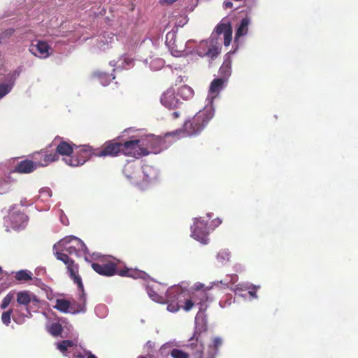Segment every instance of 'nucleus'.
I'll list each match as a JSON object with an SVG mask.
<instances>
[{"instance_id":"a211bd4d","label":"nucleus","mask_w":358,"mask_h":358,"mask_svg":"<svg viewBox=\"0 0 358 358\" xmlns=\"http://www.w3.org/2000/svg\"><path fill=\"white\" fill-rule=\"evenodd\" d=\"M29 52L40 59H46L51 55V48L48 43L44 41H32L29 48Z\"/></svg>"},{"instance_id":"c85d7f7f","label":"nucleus","mask_w":358,"mask_h":358,"mask_svg":"<svg viewBox=\"0 0 358 358\" xmlns=\"http://www.w3.org/2000/svg\"><path fill=\"white\" fill-rule=\"evenodd\" d=\"M250 23V20L248 17H245L241 20L235 34V43H238L239 38L248 34Z\"/></svg>"},{"instance_id":"7ed1b4c3","label":"nucleus","mask_w":358,"mask_h":358,"mask_svg":"<svg viewBox=\"0 0 358 358\" xmlns=\"http://www.w3.org/2000/svg\"><path fill=\"white\" fill-rule=\"evenodd\" d=\"M53 250H61L69 255H76L77 257L85 255V260L90 262L87 254L88 250L85 244L78 238L73 236H66L53 245Z\"/></svg>"},{"instance_id":"8fccbe9b","label":"nucleus","mask_w":358,"mask_h":358,"mask_svg":"<svg viewBox=\"0 0 358 358\" xmlns=\"http://www.w3.org/2000/svg\"><path fill=\"white\" fill-rule=\"evenodd\" d=\"M60 220L62 224L66 225L68 224L67 217L64 215L63 212L61 211Z\"/></svg>"},{"instance_id":"e433bc0d","label":"nucleus","mask_w":358,"mask_h":358,"mask_svg":"<svg viewBox=\"0 0 358 358\" xmlns=\"http://www.w3.org/2000/svg\"><path fill=\"white\" fill-rule=\"evenodd\" d=\"M229 259L230 253L228 250H221L217 255V260L222 264L227 263L229 261Z\"/></svg>"},{"instance_id":"6e6d98bb","label":"nucleus","mask_w":358,"mask_h":358,"mask_svg":"<svg viewBox=\"0 0 358 358\" xmlns=\"http://www.w3.org/2000/svg\"><path fill=\"white\" fill-rule=\"evenodd\" d=\"M171 115L173 119H176L180 116V113L177 111H175L172 113Z\"/></svg>"},{"instance_id":"1a4fd4ad","label":"nucleus","mask_w":358,"mask_h":358,"mask_svg":"<svg viewBox=\"0 0 358 358\" xmlns=\"http://www.w3.org/2000/svg\"><path fill=\"white\" fill-rule=\"evenodd\" d=\"M193 221L191 226V236L201 244H207L210 230L207 227L206 221L202 217H195Z\"/></svg>"},{"instance_id":"cd10ccee","label":"nucleus","mask_w":358,"mask_h":358,"mask_svg":"<svg viewBox=\"0 0 358 358\" xmlns=\"http://www.w3.org/2000/svg\"><path fill=\"white\" fill-rule=\"evenodd\" d=\"M38 166L36 162L23 160L20 162L15 168V171L20 173H29L34 171Z\"/></svg>"},{"instance_id":"c9c22d12","label":"nucleus","mask_w":358,"mask_h":358,"mask_svg":"<svg viewBox=\"0 0 358 358\" xmlns=\"http://www.w3.org/2000/svg\"><path fill=\"white\" fill-rule=\"evenodd\" d=\"M38 200L42 202H47L52 196V191L49 187H43L39 189Z\"/></svg>"},{"instance_id":"4c0bfd02","label":"nucleus","mask_w":358,"mask_h":358,"mask_svg":"<svg viewBox=\"0 0 358 358\" xmlns=\"http://www.w3.org/2000/svg\"><path fill=\"white\" fill-rule=\"evenodd\" d=\"M238 277L237 275L234 274L230 276H227L224 280L213 282V285H217L218 284L223 285L227 287L229 283L234 284L238 281Z\"/></svg>"},{"instance_id":"49530a36","label":"nucleus","mask_w":358,"mask_h":358,"mask_svg":"<svg viewBox=\"0 0 358 358\" xmlns=\"http://www.w3.org/2000/svg\"><path fill=\"white\" fill-rule=\"evenodd\" d=\"M13 299V294L8 293L2 300L1 308L2 309L6 308L9 304L10 303L11 301Z\"/></svg>"},{"instance_id":"ea45409f","label":"nucleus","mask_w":358,"mask_h":358,"mask_svg":"<svg viewBox=\"0 0 358 358\" xmlns=\"http://www.w3.org/2000/svg\"><path fill=\"white\" fill-rule=\"evenodd\" d=\"M184 45L185 48V55H187L189 54L195 53L198 43L194 40H188L186 42L184 41Z\"/></svg>"},{"instance_id":"e2e57ef3","label":"nucleus","mask_w":358,"mask_h":358,"mask_svg":"<svg viewBox=\"0 0 358 358\" xmlns=\"http://www.w3.org/2000/svg\"><path fill=\"white\" fill-rule=\"evenodd\" d=\"M138 358H145V357H138Z\"/></svg>"},{"instance_id":"6e6552de","label":"nucleus","mask_w":358,"mask_h":358,"mask_svg":"<svg viewBox=\"0 0 358 358\" xmlns=\"http://www.w3.org/2000/svg\"><path fill=\"white\" fill-rule=\"evenodd\" d=\"M220 52V44L217 39L213 36L208 40L201 41L198 43L195 50V53L199 56H208L211 59L216 57Z\"/></svg>"},{"instance_id":"c756f323","label":"nucleus","mask_w":358,"mask_h":358,"mask_svg":"<svg viewBox=\"0 0 358 358\" xmlns=\"http://www.w3.org/2000/svg\"><path fill=\"white\" fill-rule=\"evenodd\" d=\"M118 274L121 276H127L134 279H146V278L148 276V274L143 271L132 268H127L120 271Z\"/></svg>"},{"instance_id":"a18cd8bd","label":"nucleus","mask_w":358,"mask_h":358,"mask_svg":"<svg viewBox=\"0 0 358 358\" xmlns=\"http://www.w3.org/2000/svg\"><path fill=\"white\" fill-rule=\"evenodd\" d=\"M173 358H189V355L179 349H173L171 352Z\"/></svg>"},{"instance_id":"f03ea898","label":"nucleus","mask_w":358,"mask_h":358,"mask_svg":"<svg viewBox=\"0 0 358 358\" xmlns=\"http://www.w3.org/2000/svg\"><path fill=\"white\" fill-rule=\"evenodd\" d=\"M212 108L204 107L199 110L191 120L185 122L182 129L176 130L167 134L169 136H178L179 137L192 136L199 134L209 121L214 117Z\"/></svg>"},{"instance_id":"9d476101","label":"nucleus","mask_w":358,"mask_h":358,"mask_svg":"<svg viewBox=\"0 0 358 358\" xmlns=\"http://www.w3.org/2000/svg\"><path fill=\"white\" fill-rule=\"evenodd\" d=\"M92 156V148L84 145L80 147L76 154L63 157V161L70 166H79L83 165Z\"/></svg>"},{"instance_id":"680f3d73","label":"nucleus","mask_w":358,"mask_h":358,"mask_svg":"<svg viewBox=\"0 0 358 358\" xmlns=\"http://www.w3.org/2000/svg\"><path fill=\"white\" fill-rule=\"evenodd\" d=\"M2 272V268L0 266V273Z\"/></svg>"},{"instance_id":"6ab92c4d","label":"nucleus","mask_w":358,"mask_h":358,"mask_svg":"<svg viewBox=\"0 0 358 358\" xmlns=\"http://www.w3.org/2000/svg\"><path fill=\"white\" fill-rule=\"evenodd\" d=\"M141 183L138 187L143 189L145 186L159 178L158 169L151 165L145 164L141 166Z\"/></svg>"},{"instance_id":"79ce46f5","label":"nucleus","mask_w":358,"mask_h":358,"mask_svg":"<svg viewBox=\"0 0 358 358\" xmlns=\"http://www.w3.org/2000/svg\"><path fill=\"white\" fill-rule=\"evenodd\" d=\"M96 315L101 318H104L108 315V309L105 305L100 304L95 307L94 309Z\"/></svg>"},{"instance_id":"0eeeda50","label":"nucleus","mask_w":358,"mask_h":358,"mask_svg":"<svg viewBox=\"0 0 358 358\" xmlns=\"http://www.w3.org/2000/svg\"><path fill=\"white\" fill-rule=\"evenodd\" d=\"M17 208V205L10 206L8 215L4 217V225L7 231L10 228L20 230L24 229L27 225L28 220L27 215Z\"/></svg>"},{"instance_id":"4468645a","label":"nucleus","mask_w":358,"mask_h":358,"mask_svg":"<svg viewBox=\"0 0 358 358\" xmlns=\"http://www.w3.org/2000/svg\"><path fill=\"white\" fill-rule=\"evenodd\" d=\"M92 257L93 259L99 260V262H92L91 264L92 268L97 273L105 276H112L115 274L116 266L113 263L106 262L99 253H93Z\"/></svg>"},{"instance_id":"412c9836","label":"nucleus","mask_w":358,"mask_h":358,"mask_svg":"<svg viewBox=\"0 0 358 358\" xmlns=\"http://www.w3.org/2000/svg\"><path fill=\"white\" fill-rule=\"evenodd\" d=\"M33 158L36 162L38 166H46L51 162L57 161L59 157L57 153L41 150L40 152H35L33 155Z\"/></svg>"},{"instance_id":"393cba45","label":"nucleus","mask_w":358,"mask_h":358,"mask_svg":"<svg viewBox=\"0 0 358 358\" xmlns=\"http://www.w3.org/2000/svg\"><path fill=\"white\" fill-rule=\"evenodd\" d=\"M115 39L116 38L113 33L105 32L102 36H99L96 46L101 50H106L111 47Z\"/></svg>"},{"instance_id":"f3484780","label":"nucleus","mask_w":358,"mask_h":358,"mask_svg":"<svg viewBox=\"0 0 358 358\" xmlns=\"http://www.w3.org/2000/svg\"><path fill=\"white\" fill-rule=\"evenodd\" d=\"M123 173L131 183L137 186L141 185V166L137 162H127L124 167Z\"/></svg>"},{"instance_id":"aec40b11","label":"nucleus","mask_w":358,"mask_h":358,"mask_svg":"<svg viewBox=\"0 0 358 358\" xmlns=\"http://www.w3.org/2000/svg\"><path fill=\"white\" fill-rule=\"evenodd\" d=\"M122 152V143L110 142L106 145L102 150H93L92 156L106 157L116 156L118 153Z\"/></svg>"},{"instance_id":"37998d69","label":"nucleus","mask_w":358,"mask_h":358,"mask_svg":"<svg viewBox=\"0 0 358 358\" xmlns=\"http://www.w3.org/2000/svg\"><path fill=\"white\" fill-rule=\"evenodd\" d=\"M13 314V316L14 315V309L13 310H8L7 311H5L2 313L1 315V321L2 322L8 326L10 323L11 320V315Z\"/></svg>"},{"instance_id":"09e8293b","label":"nucleus","mask_w":358,"mask_h":358,"mask_svg":"<svg viewBox=\"0 0 358 358\" xmlns=\"http://www.w3.org/2000/svg\"><path fill=\"white\" fill-rule=\"evenodd\" d=\"M222 223V220L220 218H216L213 220L211 222V225L213 226L212 230H213L215 227H218Z\"/></svg>"},{"instance_id":"5701e85b","label":"nucleus","mask_w":358,"mask_h":358,"mask_svg":"<svg viewBox=\"0 0 358 358\" xmlns=\"http://www.w3.org/2000/svg\"><path fill=\"white\" fill-rule=\"evenodd\" d=\"M134 59L131 57L124 55L119 57L117 60L110 61L109 64L115 67V70H123L131 68L134 66Z\"/></svg>"},{"instance_id":"f8f14e48","label":"nucleus","mask_w":358,"mask_h":358,"mask_svg":"<svg viewBox=\"0 0 358 358\" xmlns=\"http://www.w3.org/2000/svg\"><path fill=\"white\" fill-rule=\"evenodd\" d=\"M143 147L145 148V155L149 154H157L166 147L164 145V141L159 136L152 134L141 136Z\"/></svg>"},{"instance_id":"bf43d9fd","label":"nucleus","mask_w":358,"mask_h":358,"mask_svg":"<svg viewBox=\"0 0 358 358\" xmlns=\"http://www.w3.org/2000/svg\"><path fill=\"white\" fill-rule=\"evenodd\" d=\"M207 216H208L209 218H210V217H211V216H212V214H211V213H208V214H207Z\"/></svg>"},{"instance_id":"72a5a7b5","label":"nucleus","mask_w":358,"mask_h":358,"mask_svg":"<svg viewBox=\"0 0 358 358\" xmlns=\"http://www.w3.org/2000/svg\"><path fill=\"white\" fill-rule=\"evenodd\" d=\"M178 95L184 100H188L193 97L194 90L187 85H183L178 89Z\"/></svg>"},{"instance_id":"13d9d810","label":"nucleus","mask_w":358,"mask_h":358,"mask_svg":"<svg viewBox=\"0 0 358 358\" xmlns=\"http://www.w3.org/2000/svg\"><path fill=\"white\" fill-rule=\"evenodd\" d=\"M47 298L50 300L52 299V296H50L48 294H47Z\"/></svg>"},{"instance_id":"dca6fc26","label":"nucleus","mask_w":358,"mask_h":358,"mask_svg":"<svg viewBox=\"0 0 358 358\" xmlns=\"http://www.w3.org/2000/svg\"><path fill=\"white\" fill-rule=\"evenodd\" d=\"M226 79L215 78L214 79L209 87L208 96L206 99V104L204 107H210L213 109V113H215V107L213 101L215 99L218 98L221 91L224 89V85L226 83Z\"/></svg>"},{"instance_id":"de8ad7c7","label":"nucleus","mask_w":358,"mask_h":358,"mask_svg":"<svg viewBox=\"0 0 358 358\" xmlns=\"http://www.w3.org/2000/svg\"><path fill=\"white\" fill-rule=\"evenodd\" d=\"M232 37V30L228 31L227 34L224 35V44L225 46L229 45Z\"/></svg>"},{"instance_id":"c03bdc74","label":"nucleus","mask_w":358,"mask_h":358,"mask_svg":"<svg viewBox=\"0 0 358 358\" xmlns=\"http://www.w3.org/2000/svg\"><path fill=\"white\" fill-rule=\"evenodd\" d=\"M228 31H231V27L230 24H224V23L220 24L217 25L216 27V33L218 35H220V34L224 35L225 34L227 33Z\"/></svg>"},{"instance_id":"39448f33","label":"nucleus","mask_w":358,"mask_h":358,"mask_svg":"<svg viewBox=\"0 0 358 358\" xmlns=\"http://www.w3.org/2000/svg\"><path fill=\"white\" fill-rule=\"evenodd\" d=\"M56 348L63 355L69 356L71 355L73 357L77 358H97L95 355H92L90 351L83 350L80 345L78 344V340L73 341L64 340L62 342L55 343Z\"/></svg>"},{"instance_id":"473e14b6","label":"nucleus","mask_w":358,"mask_h":358,"mask_svg":"<svg viewBox=\"0 0 358 358\" xmlns=\"http://www.w3.org/2000/svg\"><path fill=\"white\" fill-rule=\"evenodd\" d=\"M144 63L145 64H148L150 65V68L152 71H159L161 69H162V67L164 66V62L162 59L161 58H150V59H146L144 60Z\"/></svg>"},{"instance_id":"20e7f679","label":"nucleus","mask_w":358,"mask_h":358,"mask_svg":"<svg viewBox=\"0 0 358 358\" xmlns=\"http://www.w3.org/2000/svg\"><path fill=\"white\" fill-rule=\"evenodd\" d=\"M78 301L71 303L66 299H57L56 303L53 306L55 309L64 313L77 314L80 313H85L86 311V297L84 292V287L83 289L78 288Z\"/></svg>"},{"instance_id":"2f4dec72","label":"nucleus","mask_w":358,"mask_h":358,"mask_svg":"<svg viewBox=\"0 0 358 358\" xmlns=\"http://www.w3.org/2000/svg\"><path fill=\"white\" fill-rule=\"evenodd\" d=\"M5 170L2 165H0V194H5L10 189L11 181L9 178H4Z\"/></svg>"},{"instance_id":"b1692460","label":"nucleus","mask_w":358,"mask_h":358,"mask_svg":"<svg viewBox=\"0 0 358 358\" xmlns=\"http://www.w3.org/2000/svg\"><path fill=\"white\" fill-rule=\"evenodd\" d=\"M161 103L166 108H175L178 106L180 101L176 98L174 90L173 89H169L162 94Z\"/></svg>"},{"instance_id":"bb28decb","label":"nucleus","mask_w":358,"mask_h":358,"mask_svg":"<svg viewBox=\"0 0 358 358\" xmlns=\"http://www.w3.org/2000/svg\"><path fill=\"white\" fill-rule=\"evenodd\" d=\"M19 73L15 71L6 82L0 83V99L7 95L13 89L16 78Z\"/></svg>"},{"instance_id":"a19ab883","label":"nucleus","mask_w":358,"mask_h":358,"mask_svg":"<svg viewBox=\"0 0 358 358\" xmlns=\"http://www.w3.org/2000/svg\"><path fill=\"white\" fill-rule=\"evenodd\" d=\"M48 330L50 334L57 336L62 333V327L58 322H54L48 327Z\"/></svg>"},{"instance_id":"4be33fe9","label":"nucleus","mask_w":358,"mask_h":358,"mask_svg":"<svg viewBox=\"0 0 358 358\" xmlns=\"http://www.w3.org/2000/svg\"><path fill=\"white\" fill-rule=\"evenodd\" d=\"M259 288V286L254 285L250 282H242L236 285L234 287L231 288L236 294H238L243 297H246L245 295L241 294L240 292L244 290H248V295L250 297V299H255L257 298V290Z\"/></svg>"},{"instance_id":"2eb2a0df","label":"nucleus","mask_w":358,"mask_h":358,"mask_svg":"<svg viewBox=\"0 0 358 358\" xmlns=\"http://www.w3.org/2000/svg\"><path fill=\"white\" fill-rule=\"evenodd\" d=\"M145 148L141 143V138H132L130 140L122 143V153L124 155H130L139 157L145 155Z\"/></svg>"},{"instance_id":"423d86ee","label":"nucleus","mask_w":358,"mask_h":358,"mask_svg":"<svg viewBox=\"0 0 358 358\" xmlns=\"http://www.w3.org/2000/svg\"><path fill=\"white\" fill-rule=\"evenodd\" d=\"M17 302L24 307L14 309L13 320L17 324H22L25 322L26 318L31 317V311L28 307L31 303L30 292L28 291L17 292Z\"/></svg>"},{"instance_id":"5fc2aeb1","label":"nucleus","mask_w":358,"mask_h":358,"mask_svg":"<svg viewBox=\"0 0 358 358\" xmlns=\"http://www.w3.org/2000/svg\"><path fill=\"white\" fill-rule=\"evenodd\" d=\"M224 4L226 8H230L233 6L231 1H225Z\"/></svg>"},{"instance_id":"7c9ffc66","label":"nucleus","mask_w":358,"mask_h":358,"mask_svg":"<svg viewBox=\"0 0 358 358\" xmlns=\"http://www.w3.org/2000/svg\"><path fill=\"white\" fill-rule=\"evenodd\" d=\"M74 145H71L66 141H61L57 145L55 153L62 155L64 157H67L73 153V146Z\"/></svg>"},{"instance_id":"a878e982","label":"nucleus","mask_w":358,"mask_h":358,"mask_svg":"<svg viewBox=\"0 0 358 358\" xmlns=\"http://www.w3.org/2000/svg\"><path fill=\"white\" fill-rule=\"evenodd\" d=\"M236 52V50L233 52H229L224 56V59L222 65L220 68L219 73L221 76L220 78L226 79L227 81L231 73V55Z\"/></svg>"},{"instance_id":"f704fd0d","label":"nucleus","mask_w":358,"mask_h":358,"mask_svg":"<svg viewBox=\"0 0 358 358\" xmlns=\"http://www.w3.org/2000/svg\"><path fill=\"white\" fill-rule=\"evenodd\" d=\"M94 75L99 79L101 84L103 86H107L112 80L115 79V76L113 75H109L104 72H96Z\"/></svg>"},{"instance_id":"3c124183","label":"nucleus","mask_w":358,"mask_h":358,"mask_svg":"<svg viewBox=\"0 0 358 358\" xmlns=\"http://www.w3.org/2000/svg\"><path fill=\"white\" fill-rule=\"evenodd\" d=\"M30 298H31V303H39V300L32 293L30 292Z\"/></svg>"},{"instance_id":"864d4df0","label":"nucleus","mask_w":358,"mask_h":358,"mask_svg":"<svg viewBox=\"0 0 358 358\" xmlns=\"http://www.w3.org/2000/svg\"><path fill=\"white\" fill-rule=\"evenodd\" d=\"M162 3L171 4L176 1L177 0H160Z\"/></svg>"},{"instance_id":"f257e3e1","label":"nucleus","mask_w":358,"mask_h":358,"mask_svg":"<svg viewBox=\"0 0 358 358\" xmlns=\"http://www.w3.org/2000/svg\"><path fill=\"white\" fill-rule=\"evenodd\" d=\"M211 287L212 286L204 289L203 284L196 282L191 291H187L181 286H173L165 291L166 286L156 282H152L146 287L149 297L159 303H166L167 310L169 312L176 313L180 308L189 312L194 307L198 308L199 311L194 321V332L188 344L192 349L196 350L194 358H215L218 348L222 344V339L220 337H215L213 338L212 344L204 348L200 336L201 334L206 330L203 313L213 301V298L208 293Z\"/></svg>"},{"instance_id":"4d7b16f0","label":"nucleus","mask_w":358,"mask_h":358,"mask_svg":"<svg viewBox=\"0 0 358 358\" xmlns=\"http://www.w3.org/2000/svg\"><path fill=\"white\" fill-rule=\"evenodd\" d=\"M50 208V206L48 205L46 208L44 209V210H48Z\"/></svg>"},{"instance_id":"58836bf2","label":"nucleus","mask_w":358,"mask_h":358,"mask_svg":"<svg viewBox=\"0 0 358 358\" xmlns=\"http://www.w3.org/2000/svg\"><path fill=\"white\" fill-rule=\"evenodd\" d=\"M32 273L27 270H21L15 273V278L19 281H27L31 280Z\"/></svg>"},{"instance_id":"052dcab7","label":"nucleus","mask_w":358,"mask_h":358,"mask_svg":"<svg viewBox=\"0 0 358 358\" xmlns=\"http://www.w3.org/2000/svg\"><path fill=\"white\" fill-rule=\"evenodd\" d=\"M21 205H22V206H24V205H25V204H24V203H23V201H21Z\"/></svg>"},{"instance_id":"ddd939ff","label":"nucleus","mask_w":358,"mask_h":358,"mask_svg":"<svg viewBox=\"0 0 358 358\" xmlns=\"http://www.w3.org/2000/svg\"><path fill=\"white\" fill-rule=\"evenodd\" d=\"M166 44L173 56L176 57L185 56L184 39L178 37L175 31L167 33Z\"/></svg>"},{"instance_id":"603ef678","label":"nucleus","mask_w":358,"mask_h":358,"mask_svg":"<svg viewBox=\"0 0 358 358\" xmlns=\"http://www.w3.org/2000/svg\"><path fill=\"white\" fill-rule=\"evenodd\" d=\"M187 22V20L186 17H183L181 20H180L178 22H177V25L178 27H182L184 24H185Z\"/></svg>"},{"instance_id":"9b49d317","label":"nucleus","mask_w":358,"mask_h":358,"mask_svg":"<svg viewBox=\"0 0 358 358\" xmlns=\"http://www.w3.org/2000/svg\"><path fill=\"white\" fill-rule=\"evenodd\" d=\"M53 252L56 258L66 265L68 272L74 282L77 285L78 288L83 289L82 280L78 274V266L75 264L74 262L71 260L66 254L62 252L63 251H61V250H53Z\"/></svg>"}]
</instances>
